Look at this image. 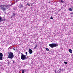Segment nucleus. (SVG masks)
I'll return each instance as SVG.
<instances>
[{"mask_svg": "<svg viewBox=\"0 0 73 73\" xmlns=\"http://www.w3.org/2000/svg\"><path fill=\"white\" fill-rule=\"evenodd\" d=\"M46 50H47V51H49V49L48 48H46Z\"/></svg>", "mask_w": 73, "mask_h": 73, "instance_id": "ddd939ff", "label": "nucleus"}, {"mask_svg": "<svg viewBox=\"0 0 73 73\" xmlns=\"http://www.w3.org/2000/svg\"><path fill=\"white\" fill-rule=\"evenodd\" d=\"M29 52L30 54H32L33 53V51L32 50V49H29Z\"/></svg>", "mask_w": 73, "mask_h": 73, "instance_id": "423d86ee", "label": "nucleus"}, {"mask_svg": "<svg viewBox=\"0 0 73 73\" xmlns=\"http://www.w3.org/2000/svg\"><path fill=\"white\" fill-rule=\"evenodd\" d=\"M4 21V19L1 17V16H0V23L1 21Z\"/></svg>", "mask_w": 73, "mask_h": 73, "instance_id": "0eeeda50", "label": "nucleus"}, {"mask_svg": "<svg viewBox=\"0 0 73 73\" xmlns=\"http://www.w3.org/2000/svg\"><path fill=\"white\" fill-rule=\"evenodd\" d=\"M69 52H70V53H72V49H70L69 50Z\"/></svg>", "mask_w": 73, "mask_h": 73, "instance_id": "9d476101", "label": "nucleus"}, {"mask_svg": "<svg viewBox=\"0 0 73 73\" xmlns=\"http://www.w3.org/2000/svg\"><path fill=\"white\" fill-rule=\"evenodd\" d=\"M49 46L51 47V48H54V47H56V46H58V44L57 43H52L49 44Z\"/></svg>", "mask_w": 73, "mask_h": 73, "instance_id": "f03ea898", "label": "nucleus"}, {"mask_svg": "<svg viewBox=\"0 0 73 73\" xmlns=\"http://www.w3.org/2000/svg\"><path fill=\"white\" fill-rule=\"evenodd\" d=\"M50 19H52L53 20V17L52 16L50 18Z\"/></svg>", "mask_w": 73, "mask_h": 73, "instance_id": "6ab92c4d", "label": "nucleus"}, {"mask_svg": "<svg viewBox=\"0 0 73 73\" xmlns=\"http://www.w3.org/2000/svg\"><path fill=\"white\" fill-rule=\"evenodd\" d=\"M12 48L11 47H9L8 49V50H11V49H12Z\"/></svg>", "mask_w": 73, "mask_h": 73, "instance_id": "9b49d317", "label": "nucleus"}, {"mask_svg": "<svg viewBox=\"0 0 73 73\" xmlns=\"http://www.w3.org/2000/svg\"><path fill=\"white\" fill-rule=\"evenodd\" d=\"M3 54L0 53V60H3Z\"/></svg>", "mask_w": 73, "mask_h": 73, "instance_id": "39448f33", "label": "nucleus"}, {"mask_svg": "<svg viewBox=\"0 0 73 73\" xmlns=\"http://www.w3.org/2000/svg\"><path fill=\"white\" fill-rule=\"evenodd\" d=\"M21 59L22 60H24L27 59V57H26V56L24 55L23 54H21Z\"/></svg>", "mask_w": 73, "mask_h": 73, "instance_id": "20e7f679", "label": "nucleus"}, {"mask_svg": "<svg viewBox=\"0 0 73 73\" xmlns=\"http://www.w3.org/2000/svg\"><path fill=\"white\" fill-rule=\"evenodd\" d=\"M27 5L28 6H30V4L29 3H28L27 4Z\"/></svg>", "mask_w": 73, "mask_h": 73, "instance_id": "dca6fc26", "label": "nucleus"}, {"mask_svg": "<svg viewBox=\"0 0 73 73\" xmlns=\"http://www.w3.org/2000/svg\"><path fill=\"white\" fill-rule=\"evenodd\" d=\"M8 58L10 59H12L14 57V55H13V53L12 52H10L9 53L8 55Z\"/></svg>", "mask_w": 73, "mask_h": 73, "instance_id": "f257e3e1", "label": "nucleus"}, {"mask_svg": "<svg viewBox=\"0 0 73 73\" xmlns=\"http://www.w3.org/2000/svg\"><path fill=\"white\" fill-rule=\"evenodd\" d=\"M62 70H63L59 69L58 71V72L61 73V72H62Z\"/></svg>", "mask_w": 73, "mask_h": 73, "instance_id": "6e6552de", "label": "nucleus"}, {"mask_svg": "<svg viewBox=\"0 0 73 73\" xmlns=\"http://www.w3.org/2000/svg\"><path fill=\"white\" fill-rule=\"evenodd\" d=\"M13 15L14 16H15L16 15H15V13H13Z\"/></svg>", "mask_w": 73, "mask_h": 73, "instance_id": "a211bd4d", "label": "nucleus"}, {"mask_svg": "<svg viewBox=\"0 0 73 73\" xmlns=\"http://www.w3.org/2000/svg\"><path fill=\"white\" fill-rule=\"evenodd\" d=\"M22 73H24V70H22Z\"/></svg>", "mask_w": 73, "mask_h": 73, "instance_id": "2eb2a0df", "label": "nucleus"}, {"mask_svg": "<svg viewBox=\"0 0 73 73\" xmlns=\"http://www.w3.org/2000/svg\"><path fill=\"white\" fill-rule=\"evenodd\" d=\"M6 6L4 5H1L0 6V8L3 11H5L6 10V8L5 7Z\"/></svg>", "mask_w": 73, "mask_h": 73, "instance_id": "7ed1b4c3", "label": "nucleus"}, {"mask_svg": "<svg viewBox=\"0 0 73 73\" xmlns=\"http://www.w3.org/2000/svg\"><path fill=\"white\" fill-rule=\"evenodd\" d=\"M13 64H15V61H14V60H13Z\"/></svg>", "mask_w": 73, "mask_h": 73, "instance_id": "4be33fe9", "label": "nucleus"}, {"mask_svg": "<svg viewBox=\"0 0 73 73\" xmlns=\"http://www.w3.org/2000/svg\"><path fill=\"white\" fill-rule=\"evenodd\" d=\"M25 53L26 56H27V55H28V52H26Z\"/></svg>", "mask_w": 73, "mask_h": 73, "instance_id": "412c9836", "label": "nucleus"}, {"mask_svg": "<svg viewBox=\"0 0 73 73\" xmlns=\"http://www.w3.org/2000/svg\"><path fill=\"white\" fill-rule=\"evenodd\" d=\"M64 64H68V63L66 62H64Z\"/></svg>", "mask_w": 73, "mask_h": 73, "instance_id": "aec40b11", "label": "nucleus"}, {"mask_svg": "<svg viewBox=\"0 0 73 73\" xmlns=\"http://www.w3.org/2000/svg\"><path fill=\"white\" fill-rule=\"evenodd\" d=\"M69 11H72V9L70 8L69 9Z\"/></svg>", "mask_w": 73, "mask_h": 73, "instance_id": "f3484780", "label": "nucleus"}, {"mask_svg": "<svg viewBox=\"0 0 73 73\" xmlns=\"http://www.w3.org/2000/svg\"><path fill=\"white\" fill-rule=\"evenodd\" d=\"M60 3H64V1L61 0L60 1Z\"/></svg>", "mask_w": 73, "mask_h": 73, "instance_id": "f8f14e48", "label": "nucleus"}, {"mask_svg": "<svg viewBox=\"0 0 73 73\" xmlns=\"http://www.w3.org/2000/svg\"><path fill=\"white\" fill-rule=\"evenodd\" d=\"M37 47V45H36L34 47V49H36V48Z\"/></svg>", "mask_w": 73, "mask_h": 73, "instance_id": "4468645a", "label": "nucleus"}, {"mask_svg": "<svg viewBox=\"0 0 73 73\" xmlns=\"http://www.w3.org/2000/svg\"><path fill=\"white\" fill-rule=\"evenodd\" d=\"M13 50H16V49H15V48H13Z\"/></svg>", "mask_w": 73, "mask_h": 73, "instance_id": "5701e85b", "label": "nucleus"}, {"mask_svg": "<svg viewBox=\"0 0 73 73\" xmlns=\"http://www.w3.org/2000/svg\"><path fill=\"white\" fill-rule=\"evenodd\" d=\"M19 7L20 8H23V4H20L19 5Z\"/></svg>", "mask_w": 73, "mask_h": 73, "instance_id": "1a4fd4ad", "label": "nucleus"}]
</instances>
